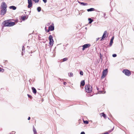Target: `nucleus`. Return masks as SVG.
Returning a JSON list of instances; mask_svg holds the SVG:
<instances>
[{"label": "nucleus", "instance_id": "obj_1", "mask_svg": "<svg viewBox=\"0 0 134 134\" xmlns=\"http://www.w3.org/2000/svg\"><path fill=\"white\" fill-rule=\"evenodd\" d=\"M7 5L4 2H3L1 6V14L2 15H4L6 12Z\"/></svg>", "mask_w": 134, "mask_h": 134}, {"label": "nucleus", "instance_id": "obj_2", "mask_svg": "<svg viewBox=\"0 0 134 134\" xmlns=\"http://www.w3.org/2000/svg\"><path fill=\"white\" fill-rule=\"evenodd\" d=\"M10 20H5L3 23L5 26L10 27L15 24L14 22L10 21Z\"/></svg>", "mask_w": 134, "mask_h": 134}, {"label": "nucleus", "instance_id": "obj_3", "mask_svg": "<svg viewBox=\"0 0 134 134\" xmlns=\"http://www.w3.org/2000/svg\"><path fill=\"white\" fill-rule=\"evenodd\" d=\"M86 91L88 93H91L92 91V87L90 85H86L85 87Z\"/></svg>", "mask_w": 134, "mask_h": 134}, {"label": "nucleus", "instance_id": "obj_4", "mask_svg": "<svg viewBox=\"0 0 134 134\" xmlns=\"http://www.w3.org/2000/svg\"><path fill=\"white\" fill-rule=\"evenodd\" d=\"M122 72L124 73L126 75L129 76L131 74V72L128 69H125Z\"/></svg>", "mask_w": 134, "mask_h": 134}, {"label": "nucleus", "instance_id": "obj_5", "mask_svg": "<svg viewBox=\"0 0 134 134\" xmlns=\"http://www.w3.org/2000/svg\"><path fill=\"white\" fill-rule=\"evenodd\" d=\"M108 71L107 69L104 70L102 72V75L101 77V78L102 79L104 78L107 74Z\"/></svg>", "mask_w": 134, "mask_h": 134}, {"label": "nucleus", "instance_id": "obj_6", "mask_svg": "<svg viewBox=\"0 0 134 134\" xmlns=\"http://www.w3.org/2000/svg\"><path fill=\"white\" fill-rule=\"evenodd\" d=\"M53 37L52 35H50L49 37V44L50 45L52 46L54 42V41L53 39Z\"/></svg>", "mask_w": 134, "mask_h": 134}, {"label": "nucleus", "instance_id": "obj_7", "mask_svg": "<svg viewBox=\"0 0 134 134\" xmlns=\"http://www.w3.org/2000/svg\"><path fill=\"white\" fill-rule=\"evenodd\" d=\"M91 45L90 44H84L82 46V50H84L85 48H88L91 46Z\"/></svg>", "mask_w": 134, "mask_h": 134}, {"label": "nucleus", "instance_id": "obj_8", "mask_svg": "<svg viewBox=\"0 0 134 134\" xmlns=\"http://www.w3.org/2000/svg\"><path fill=\"white\" fill-rule=\"evenodd\" d=\"M28 5L27 6V7L28 8H30L32 6V0H28Z\"/></svg>", "mask_w": 134, "mask_h": 134}, {"label": "nucleus", "instance_id": "obj_9", "mask_svg": "<svg viewBox=\"0 0 134 134\" xmlns=\"http://www.w3.org/2000/svg\"><path fill=\"white\" fill-rule=\"evenodd\" d=\"M107 31H104L102 37V38L101 40V41H102L106 37V34H107Z\"/></svg>", "mask_w": 134, "mask_h": 134}, {"label": "nucleus", "instance_id": "obj_10", "mask_svg": "<svg viewBox=\"0 0 134 134\" xmlns=\"http://www.w3.org/2000/svg\"><path fill=\"white\" fill-rule=\"evenodd\" d=\"M48 29L50 31H52L54 30V26L52 25H50Z\"/></svg>", "mask_w": 134, "mask_h": 134}, {"label": "nucleus", "instance_id": "obj_11", "mask_svg": "<svg viewBox=\"0 0 134 134\" xmlns=\"http://www.w3.org/2000/svg\"><path fill=\"white\" fill-rule=\"evenodd\" d=\"M100 116H103L104 119H106L107 118L106 116V115L104 113H100Z\"/></svg>", "mask_w": 134, "mask_h": 134}, {"label": "nucleus", "instance_id": "obj_12", "mask_svg": "<svg viewBox=\"0 0 134 134\" xmlns=\"http://www.w3.org/2000/svg\"><path fill=\"white\" fill-rule=\"evenodd\" d=\"M114 37L113 36L111 38L110 40V46H111L112 45V44L113 43V41L114 40Z\"/></svg>", "mask_w": 134, "mask_h": 134}, {"label": "nucleus", "instance_id": "obj_13", "mask_svg": "<svg viewBox=\"0 0 134 134\" xmlns=\"http://www.w3.org/2000/svg\"><path fill=\"white\" fill-rule=\"evenodd\" d=\"M32 90L33 92L35 94H36L37 93V91L36 90L34 87H32Z\"/></svg>", "mask_w": 134, "mask_h": 134}, {"label": "nucleus", "instance_id": "obj_14", "mask_svg": "<svg viewBox=\"0 0 134 134\" xmlns=\"http://www.w3.org/2000/svg\"><path fill=\"white\" fill-rule=\"evenodd\" d=\"M9 8L10 9H12L13 10H15L16 8V7L14 6H12L9 7Z\"/></svg>", "mask_w": 134, "mask_h": 134}, {"label": "nucleus", "instance_id": "obj_15", "mask_svg": "<svg viewBox=\"0 0 134 134\" xmlns=\"http://www.w3.org/2000/svg\"><path fill=\"white\" fill-rule=\"evenodd\" d=\"M85 85V81L84 80H82L81 82L80 86H83Z\"/></svg>", "mask_w": 134, "mask_h": 134}, {"label": "nucleus", "instance_id": "obj_16", "mask_svg": "<svg viewBox=\"0 0 134 134\" xmlns=\"http://www.w3.org/2000/svg\"><path fill=\"white\" fill-rule=\"evenodd\" d=\"M21 19L23 20H24L26 19L27 18L26 16H22L21 17Z\"/></svg>", "mask_w": 134, "mask_h": 134}, {"label": "nucleus", "instance_id": "obj_17", "mask_svg": "<svg viewBox=\"0 0 134 134\" xmlns=\"http://www.w3.org/2000/svg\"><path fill=\"white\" fill-rule=\"evenodd\" d=\"M33 131L34 132V134H37V132L36 130L34 127H33Z\"/></svg>", "mask_w": 134, "mask_h": 134}, {"label": "nucleus", "instance_id": "obj_18", "mask_svg": "<svg viewBox=\"0 0 134 134\" xmlns=\"http://www.w3.org/2000/svg\"><path fill=\"white\" fill-rule=\"evenodd\" d=\"M94 8H91L87 9V11L88 12L94 10Z\"/></svg>", "mask_w": 134, "mask_h": 134}, {"label": "nucleus", "instance_id": "obj_19", "mask_svg": "<svg viewBox=\"0 0 134 134\" xmlns=\"http://www.w3.org/2000/svg\"><path fill=\"white\" fill-rule=\"evenodd\" d=\"M79 2L81 4H82L83 5H87V4L86 3H84L83 2Z\"/></svg>", "mask_w": 134, "mask_h": 134}, {"label": "nucleus", "instance_id": "obj_20", "mask_svg": "<svg viewBox=\"0 0 134 134\" xmlns=\"http://www.w3.org/2000/svg\"><path fill=\"white\" fill-rule=\"evenodd\" d=\"M88 20L89 21V24L91 23L93 21V20L90 18H88Z\"/></svg>", "mask_w": 134, "mask_h": 134}, {"label": "nucleus", "instance_id": "obj_21", "mask_svg": "<svg viewBox=\"0 0 134 134\" xmlns=\"http://www.w3.org/2000/svg\"><path fill=\"white\" fill-rule=\"evenodd\" d=\"M37 10L38 12H40L41 11V8L40 7H38L37 8Z\"/></svg>", "mask_w": 134, "mask_h": 134}, {"label": "nucleus", "instance_id": "obj_22", "mask_svg": "<svg viewBox=\"0 0 134 134\" xmlns=\"http://www.w3.org/2000/svg\"><path fill=\"white\" fill-rule=\"evenodd\" d=\"M69 75L70 77H72L73 76V74L72 72H70L69 74Z\"/></svg>", "mask_w": 134, "mask_h": 134}, {"label": "nucleus", "instance_id": "obj_23", "mask_svg": "<svg viewBox=\"0 0 134 134\" xmlns=\"http://www.w3.org/2000/svg\"><path fill=\"white\" fill-rule=\"evenodd\" d=\"M84 123L86 124H88V121L87 120L83 121Z\"/></svg>", "mask_w": 134, "mask_h": 134}, {"label": "nucleus", "instance_id": "obj_24", "mask_svg": "<svg viewBox=\"0 0 134 134\" xmlns=\"http://www.w3.org/2000/svg\"><path fill=\"white\" fill-rule=\"evenodd\" d=\"M68 59L67 58H65L63 59V62H64L65 61H66Z\"/></svg>", "mask_w": 134, "mask_h": 134}, {"label": "nucleus", "instance_id": "obj_25", "mask_svg": "<svg viewBox=\"0 0 134 134\" xmlns=\"http://www.w3.org/2000/svg\"><path fill=\"white\" fill-rule=\"evenodd\" d=\"M4 71V70L2 68L0 67V72H3Z\"/></svg>", "mask_w": 134, "mask_h": 134}, {"label": "nucleus", "instance_id": "obj_26", "mask_svg": "<svg viewBox=\"0 0 134 134\" xmlns=\"http://www.w3.org/2000/svg\"><path fill=\"white\" fill-rule=\"evenodd\" d=\"M80 74L82 75H83V72L82 71H81L80 72Z\"/></svg>", "mask_w": 134, "mask_h": 134}, {"label": "nucleus", "instance_id": "obj_27", "mask_svg": "<svg viewBox=\"0 0 134 134\" xmlns=\"http://www.w3.org/2000/svg\"><path fill=\"white\" fill-rule=\"evenodd\" d=\"M27 96L29 98H30V99H31L32 98V97L30 95L28 94H27Z\"/></svg>", "mask_w": 134, "mask_h": 134}, {"label": "nucleus", "instance_id": "obj_28", "mask_svg": "<svg viewBox=\"0 0 134 134\" xmlns=\"http://www.w3.org/2000/svg\"><path fill=\"white\" fill-rule=\"evenodd\" d=\"M35 3H37L39 1V0H33Z\"/></svg>", "mask_w": 134, "mask_h": 134}, {"label": "nucleus", "instance_id": "obj_29", "mask_svg": "<svg viewBox=\"0 0 134 134\" xmlns=\"http://www.w3.org/2000/svg\"><path fill=\"white\" fill-rule=\"evenodd\" d=\"M116 55L115 54H114L113 55V56L114 57H116Z\"/></svg>", "mask_w": 134, "mask_h": 134}, {"label": "nucleus", "instance_id": "obj_30", "mask_svg": "<svg viewBox=\"0 0 134 134\" xmlns=\"http://www.w3.org/2000/svg\"><path fill=\"white\" fill-rule=\"evenodd\" d=\"M44 3H46L47 2V0H43Z\"/></svg>", "mask_w": 134, "mask_h": 134}, {"label": "nucleus", "instance_id": "obj_31", "mask_svg": "<svg viewBox=\"0 0 134 134\" xmlns=\"http://www.w3.org/2000/svg\"><path fill=\"white\" fill-rule=\"evenodd\" d=\"M49 31H50V30H49V29L48 30H46V31L47 32H48Z\"/></svg>", "mask_w": 134, "mask_h": 134}, {"label": "nucleus", "instance_id": "obj_32", "mask_svg": "<svg viewBox=\"0 0 134 134\" xmlns=\"http://www.w3.org/2000/svg\"><path fill=\"white\" fill-rule=\"evenodd\" d=\"M66 84H67V83H66V82H64L63 84L64 85H66Z\"/></svg>", "mask_w": 134, "mask_h": 134}, {"label": "nucleus", "instance_id": "obj_33", "mask_svg": "<svg viewBox=\"0 0 134 134\" xmlns=\"http://www.w3.org/2000/svg\"><path fill=\"white\" fill-rule=\"evenodd\" d=\"M12 133H10V134H15V133L14 131H12Z\"/></svg>", "mask_w": 134, "mask_h": 134}, {"label": "nucleus", "instance_id": "obj_34", "mask_svg": "<svg viewBox=\"0 0 134 134\" xmlns=\"http://www.w3.org/2000/svg\"><path fill=\"white\" fill-rule=\"evenodd\" d=\"M4 62H5L6 63H7L8 62V61L7 60H4Z\"/></svg>", "mask_w": 134, "mask_h": 134}, {"label": "nucleus", "instance_id": "obj_35", "mask_svg": "<svg viewBox=\"0 0 134 134\" xmlns=\"http://www.w3.org/2000/svg\"><path fill=\"white\" fill-rule=\"evenodd\" d=\"M25 47H24V46H23V48H22V50L23 51V50H25Z\"/></svg>", "mask_w": 134, "mask_h": 134}, {"label": "nucleus", "instance_id": "obj_36", "mask_svg": "<svg viewBox=\"0 0 134 134\" xmlns=\"http://www.w3.org/2000/svg\"><path fill=\"white\" fill-rule=\"evenodd\" d=\"M81 134H85L84 132H82L81 133Z\"/></svg>", "mask_w": 134, "mask_h": 134}, {"label": "nucleus", "instance_id": "obj_37", "mask_svg": "<svg viewBox=\"0 0 134 134\" xmlns=\"http://www.w3.org/2000/svg\"><path fill=\"white\" fill-rule=\"evenodd\" d=\"M30 117H29L28 118V120H30Z\"/></svg>", "mask_w": 134, "mask_h": 134}, {"label": "nucleus", "instance_id": "obj_38", "mask_svg": "<svg viewBox=\"0 0 134 134\" xmlns=\"http://www.w3.org/2000/svg\"><path fill=\"white\" fill-rule=\"evenodd\" d=\"M99 39V38H97V40H98Z\"/></svg>", "mask_w": 134, "mask_h": 134}, {"label": "nucleus", "instance_id": "obj_39", "mask_svg": "<svg viewBox=\"0 0 134 134\" xmlns=\"http://www.w3.org/2000/svg\"><path fill=\"white\" fill-rule=\"evenodd\" d=\"M46 27L45 28V29H46Z\"/></svg>", "mask_w": 134, "mask_h": 134}]
</instances>
